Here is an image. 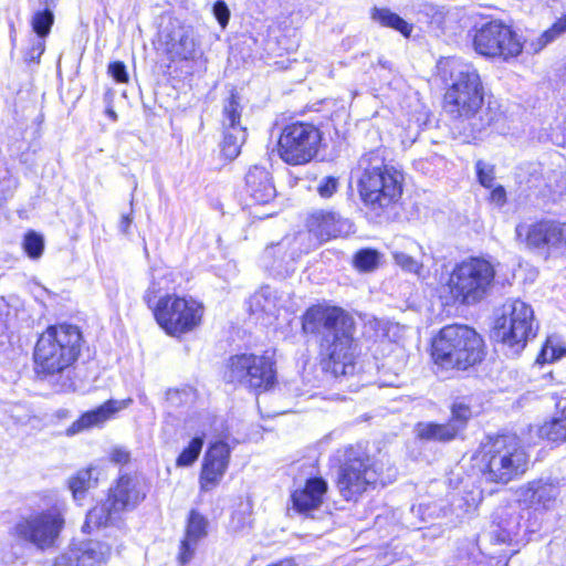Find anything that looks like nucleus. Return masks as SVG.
Listing matches in <instances>:
<instances>
[{
    "label": "nucleus",
    "mask_w": 566,
    "mask_h": 566,
    "mask_svg": "<svg viewBox=\"0 0 566 566\" xmlns=\"http://www.w3.org/2000/svg\"><path fill=\"white\" fill-rule=\"evenodd\" d=\"M566 353V349L562 347H555L551 345V340H547L545 346L543 347L539 358L543 359V361H554L556 359H559L563 357Z\"/></svg>",
    "instance_id": "45"
},
{
    "label": "nucleus",
    "mask_w": 566,
    "mask_h": 566,
    "mask_svg": "<svg viewBox=\"0 0 566 566\" xmlns=\"http://www.w3.org/2000/svg\"><path fill=\"white\" fill-rule=\"evenodd\" d=\"M106 114L107 116L112 119V120H116L117 119V114L115 113V111L113 108H107L106 109Z\"/></svg>",
    "instance_id": "55"
},
{
    "label": "nucleus",
    "mask_w": 566,
    "mask_h": 566,
    "mask_svg": "<svg viewBox=\"0 0 566 566\" xmlns=\"http://www.w3.org/2000/svg\"><path fill=\"white\" fill-rule=\"evenodd\" d=\"M392 258L395 263L406 272L420 275V272L423 269V262L407 252L394 251Z\"/></svg>",
    "instance_id": "40"
},
{
    "label": "nucleus",
    "mask_w": 566,
    "mask_h": 566,
    "mask_svg": "<svg viewBox=\"0 0 566 566\" xmlns=\"http://www.w3.org/2000/svg\"><path fill=\"white\" fill-rule=\"evenodd\" d=\"M146 485L133 475H120L114 488L109 490L108 499L115 511L134 510L146 497Z\"/></svg>",
    "instance_id": "22"
},
{
    "label": "nucleus",
    "mask_w": 566,
    "mask_h": 566,
    "mask_svg": "<svg viewBox=\"0 0 566 566\" xmlns=\"http://www.w3.org/2000/svg\"><path fill=\"white\" fill-rule=\"evenodd\" d=\"M275 213V211H272V212H269L266 216L270 217V216H273Z\"/></svg>",
    "instance_id": "58"
},
{
    "label": "nucleus",
    "mask_w": 566,
    "mask_h": 566,
    "mask_svg": "<svg viewBox=\"0 0 566 566\" xmlns=\"http://www.w3.org/2000/svg\"><path fill=\"white\" fill-rule=\"evenodd\" d=\"M120 511H115L111 504V500L101 505L93 507L86 515V521L83 525V531L91 532L92 528L108 526L114 524Z\"/></svg>",
    "instance_id": "31"
},
{
    "label": "nucleus",
    "mask_w": 566,
    "mask_h": 566,
    "mask_svg": "<svg viewBox=\"0 0 566 566\" xmlns=\"http://www.w3.org/2000/svg\"><path fill=\"white\" fill-rule=\"evenodd\" d=\"M208 521L198 511L189 513L185 538L180 544L179 562L185 565L193 557L198 544L207 536Z\"/></svg>",
    "instance_id": "26"
},
{
    "label": "nucleus",
    "mask_w": 566,
    "mask_h": 566,
    "mask_svg": "<svg viewBox=\"0 0 566 566\" xmlns=\"http://www.w3.org/2000/svg\"><path fill=\"white\" fill-rule=\"evenodd\" d=\"M306 228L307 231L304 232L310 234V243L314 249L323 241L348 234L352 231V223L338 212L316 210L307 217Z\"/></svg>",
    "instance_id": "19"
},
{
    "label": "nucleus",
    "mask_w": 566,
    "mask_h": 566,
    "mask_svg": "<svg viewBox=\"0 0 566 566\" xmlns=\"http://www.w3.org/2000/svg\"><path fill=\"white\" fill-rule=\"evenodd\" d=\"M410 251L417 250L419 254H423L422 247L416 242H410Z\"/></svg>",
    "instance_id": "54"
},
{
    "label": "nucleus",
    "mask_w": 566,
    "mask_h": 566,
    "mask_svg": "<svg viewBox=\"0 0 566 566\" xmlns=\"http://www.w3.org/2000/svg\"><path fill=\"white\" fill-rule=\"evenodd\" d=\"M562 401H563V402H564V405H565V407H564V412H566V399H563Z\"/></svg>",
    "instance_id": "57"
},
{
    "label": "nucleus",
    "mask_w": 566,
    "mask_h": 566,
    "mask_svg": "<svg viewBox=\"0 0 566 566\" xmlns=\"http://www.w3.org/2000/svg\"><path fill=\"white\" fill-rule=\"evenodd\" d=\"M417 437L432 442H449L459 436L451 422H419L416 427Z\"/></svg>",
    "instance_id": "30"
},
{
    "label": "nucleus",
    "mask_w": 566,
    "mask_h": 566,
    "mask_svg": "<svg viewBox=\"0 0 566 566\" xmlns=\"http://www.w3.org/2000/svg\"><path fill=\"white\" fill-rule=\"evenodd\" d=\"M559 495L557 483L549 480H535L521 489V499L535 510H551Z\"/></svg>",
    "instance_id": "24"
},
{
    "label": "nucleus",
    "mask_w": 566,
    "mask_h": 566,
    "mask_svg": "<svg viewBox=\"0 0 566 566\" xmlns=\"http://www.w3.org/2000/svg\"><path fill=\"white\" fill-rule=\"evenodd\" d=\"M153 312L157 323L167 334L180 336L201 323L203 307L191 297L166 295L158 300Z\"/></svg>",
    "instance_id": "12"
},
{
    "label": "nucleus",
    "mask_w": 566,
    "mask_h": 566,
    "mask_svg": "<svg viewBox=\"0 0 566 566\" xmlns=\"http://www.w3.org/2000/svg\"><path fill=\"white\" fill-rule=\"evenodd\" d=\"M95 472V468L80 470L69 480V488L75 501L81 500L88 489L96 485L97 475H94Z\"/></svg>",
    "instance_id": "35"
},
{
    "label": "nucleus",
    "mask_w": 566,
    "mask_h": 566,
    "mask_svg": "<svg viewBox=\"0 0 566 566\" xmlns=\"http://www.w3.org/2000/svg\"><path fill=\"white\" fill-rule=\"evenodd\" d=\"M557 412L553 419L541 427V434L553 442L566 441V412H564V402L560 400L556 405Z\"/></svg>",
    "instance_id": "34"
},
{
    "label": "nucleus",
    "mask_w": 566,
    "mask_h": 566,
    "mask_svg": "<svg viewBox=\"0 0 566 566\" xmlns=\"http://www.w3.org/2000/svg\"><path fill=\"white\" fill-rule=\"evenodd\" d=\"M461 497L463 499L464 503H467L464 511H470V513H473L479 505L480 497L472 492H469L465 495H461Z\"/></svg>",
    "instance_id": "49"
},
{
    "label": "nucleus",
    "mask_w": 566,
    "mask_h": 566,
    "mask_svg": "<svg viewBox=\"0 0 566 566\" xmlns=\"http://www.w3.org/2000/svg\"><path fill=\"white\" fill-rule=\"evenodd\" d=\"M108 73L118 83H126L128 81V74L126 66L123 62L116 61L108 65Z\"/></svg>",
    "instance_id": "47"
},
{
    "label": "nucleus",
    "mask_w": 566,
    "mask_h": 566,
    "mask_svg": "<svg viewBox=\"0 0 566 566\" xmlns=\"http://www.w3.org/2000/svg\"><path fill=\"white\" fill-rule=\"evenodd\" d=\"M203 447V438L195 437L187 448L182 450V452L177 458L176 464L178 467H188L191 465L199 457L201 449Z\"/></svg>",
    "instance_id": "38"
},
{
    "label": "nucleus",
    "mask_w": 566,
    "mask_h": 566,
    "mask_svg": "<svg viewBox=\"0 0 566 566\" xmlns=\"http://www.w3.org/2000/svg\"><path fill=\"white\" fill-rule=\"evenodd\" d=\"M495 277L493 264L483 258H469L452 270L447 286L453 301L464 305L486 296Z\"/></svg>",
    "instance_id": "7"
},
{
    "label": "nucleus",
    "mask_w": 566,
    "mask_h": 566,
    "mask_svg": "<svg viewBox=\"0 0 566 566\" xmlns=\"http://www.w3.org/2000/svg\"><path fill=\"white\" fill-rule=\"evenodd\" d=\"M471 408L467 403L463 401H455L451 408V419L449 422H451L460 433L467 427L468 420L471 418Z\"/></svg>",
    "instance_id": "39"
},
{
    "label": "nucleus",
    "mask_w": 566,
    "mask_h": 566,
    "mask_svg": "<svg viewBox=\"0 0 566 566\" xmlns=\"http://www.w3.org/2000/svg\"><path fill=\"white\" fill-rule=\"evenodd\" d=\"M280 298L276 296V292L270 286L261 287L255 292L249 301L251 313H264L268 316L276 314L279 308Z\"/></svg>",
    "instance_id": "32"
},
{
    "label": "nucleus",
    "mask_w": 566,
    "mask_h": 566,
    "mask_svg": "<svg viewBox=\"0 0 566 566\" xmlns=\"http://www.w3.org/2000/svg\"><path fill=\"white\" fill-rule=\"evenodd\" d=\"M64 514L59 505L33 512L18 520L12 535L39 549L53 547L64 527Z\"/></svg>",
    "instance_id": "11"
},
{
    "label": "nucleus",
    "mask_w": 566,
    "mask_h": 566,
    "mask_svg": "<svg viewBox=\"0 0 566 566\" xmlns=\"http://www.w3.org/2000/svg\"><path fill=\"white\" fill-rule=\"evenodd\" d=\"M451 84L444 94V112L455 122L467 123L471 133H479L492 124L494 117L489 108L483 109V86L472 64L459 59H449Z\"/></svg>",
    "instance_id": "3"
},
{
    "label": "nucleus",
    "mask_w": 566,
    "mask_h": 566,
    "mask_svg": "<svg viewBox=\"0 0 566 566\" xmlns=\"http://www.w3.org/2000/svg\"><path fill=\"white\" fill-rule=\"evenodd\" d=\"M133 218L130 214H124L122 216V219L119 221V230L122 233L127 234L129 231V228L132 226Z\"/></svg>",
    "instance_id": "52"
},
{
    "label": "nucleus",
    "mask_w": 566,
    "mask_h": 566,
    "mask_svg": "<svg viewBox=\"0 0 566 566\" xmlns=\"http://www.w3.org/2000/svg\"><path fill=\"white\" fill-rule=\"evenodd\" d=\"M366 216L375 223L394 221L400 211L403 176L388 165L380 149L364 154L355 171Z\"/></svg>",
    "instance_id": "2"
},
{
    "label": "nucleus",
    "mask_w": 566,
    "mask_h": 566,
    "mask_svg": "<svg viewBox=\"0 0 566 566\" xmlns=\"http://www.w3.org/2000/svg\"><path fill=\"white\" fill-rule=\"evenodd\" d=\"M521 517L510 507H500L493 514L491 539L496 543H511L520 532Z\"/></svg>",
    "instance_id": "28"
},
{
    "label": "nucleus",
    "mask_w": 566,
    "mask_h": 566,
    "mask_svg": "<svg viewBox=\"0 0 566 566\" xmlns=\"http://www.w3.org/2000/svg\"><path fill=\"white\" fill-rule=\"evenodd\" d=\"M23 249L30 258L38 259L42 255L44 240L40 234L30 231L24 237Z\"/></svg>",
    "instance_id": "41"
},
{
    "label": "nucleus",
    "mask_w": 566,
    "mask_h": 566,
    "mask_svg": "<svg viewBox=\"0 0 566 566\" xmlns=\"http://www.w3.org/2000/svg\"><path fill=\"white\" fill-rule=\"evenodd\" d=\"M153 294H155V289L149 287L144 296V298L147 302L149 307H151V302H153V297H154Z\"/></svg>",
    "instance_id": "53"
},
{
    "label": "nucleus",
    "mask_w": 566,
    "mask_h": 566,
    "mask_svg": "<svg viewBox=\"0 0 566 566\" xmlns=\"http://www.w3.org/2000/svg\"><path fill=\"white\" fill-rule=\"evenodd\" d=\"M223 377L227 382L265 391L274 386L276 373L269 356L243 353L228 359Z\"/></svg>",
    "instance_id": "10"
},
{
    "label": "nucleus",
    "mask_w": 566,
    "mask_h": 566,
    "mask_svg": "<svg viewBox=\"0 0 566 566\" xmlns=\"http://www.w3.org/2000/svg\"><path fill=\"white\" fill-rule=\"evenodd\" d=\"M242 105L235 91L223 101L221 151L226 158L234 159L239 156L241 147L247 139V128L241 124Z\"/></svg>",
    "instance_id": "17"
},
{
    "label": "nucleus",
    "mask_w": 566,
    "mask_h": 566,
    "mask_svg": "<svg viewBox=\"0 0 566 566\" xmlns=\"http://www.w3.org/2000/svg\"><path fill=\"white\" fill-rule=\"evenodd\" d=\"M516 235L524 238L530 249L566 255V222L542 220L532 224H518Z\"/></svg>",
    "instance_id": "16"
},
{
    "label": "nucleus",
    "mask_w": 566,
    "mask_h": 566,
    "mask_svg": "<svg viewBox=\"0 0 566 566\" xmlns=\"http://www.w3.org/2000/svg\"><path fill=\"white\" fill-rule=\"evenodd\" d=\"M306 334L319 336L325 368L335 377L353 375L357 357L354 317L337 306L314 305L302 317Z\"/></svg>",
    "instance_id": "1"
},
{
    "label": "nucleus",
    "mask_w": 566,
    "mask_h": 566,
    "mask_svg": "<svg viewBox=\"0 0 566 566\" xmlns=\"http://www.w3.org/2000/svg\"><path fill=\"white\" fill-rule=\"evenodd\" d=\"M128 400H108L96 409L83 413L66 430L67 436L76 434L93 427H99L109 420L117 411L127 407Z\"/></svg>",
    "instance_id": "25"
},
{
    "label": "nucleus",
    "mask_w": 566,
    "mask_h": 566,
    "mask_svg": "<svg viewBox=\"0 0 566 566\" xmlns=\"http://www.w3.org/2000/svg\"><path fill=\"white\" fill-rule=\"evenodd\" d=\"M310 234L297 232L265 247L261 254L262 266L275 276L286 277L295 271L298 259L313 249Z\"/></svg>",
    "instance_id": "14"
},
{
    "label": "nucleus",
    "mask_w": 566,
    "mask_h": 566,
    "mask_svg": "<svg viewBox=\"0 0 566 566\" xmlns=\"http://www.w3.org/2000/svg\"><path fill=\"white\" fill-rule=\"evenodd\" d=\"M537 329L532 306L521 300H512L503 305L502 315L495 321L493 337L512 355H518L536 336Z\"/></svg>",
    "instance_id": "8"
},
{
    "label": "nucleus",
    "mask_w": 566,
    "mask_h": 566,
    "mask_svg": "<svg viewBox=\"0 0 566 566\" xmlns=\"http://www.w3.org/2000/svg\"><path fill=\"white\" fill-rule=\"evenodd\" d=\"M431 356L444 369L464 370L482 360L483 340L467 325H448L433 338Z\"/></svg>",
    "instance_id": "5"
},
{
    "label": "nucleus",
    "mask_w": 566,
    "mask_h": 566,
    "mask_svg": "<svg viewBox=\"0 0 566 566\" xmlns=\"http://www.w3.org/2000/svg\"><path fill=\"white\" fill-rule=\"evenodd\" d=\"M53 23L54 14L50 9L35 12L31 20L32 29L40 39L49 35Z\"/></svg>",
    "instance_id": "37"
},
{
    "label": "nucleus",
    "mask_w": 566,
    "mask_h": 566,
    "mask_svg": "<svg viewBox=\"0 0 566 566\" xmlns=\"http://www.w3.org/2000/svg\"><path fill=\"white\" fill-rule=\"evenodd\" d=\"M338 188V179L333 176L323 177L317 185V192L322 198H331Z\"/></svg>",
    "instance_id": "44"
},
{
    "label": "nucleus",
    "mask_w": 566,
    "mask_h": 566,
    "mask_svg": "<svg viewBox=\"0 0 566 566\" xmlns=\"http://www.w3.org/2000/svg\"><path fill=\"white\" fill-rule=\"evenodd\" d=\"M109 554V545L98 541L74 543L56 557L53 566H101Z\"/></svg>",
    "instance_id": "20"
},
{
    "label": "nucleus",
    "mask_w": 566,
    "mask_h": 566,
    "mask_svg": "<svg viewBox=\"0 0 566 566\" xmlns=\"http://www.w3.org/2000/svg\"><path fill=\"white\" fill-rule=\"evenodd\" d=\"M371 19L381 27L390 28L400 32L405 38L410 36L413 29L412 24L408 23L400 15L387 8H373Z\"/></svg>",
    "instance_id": "33"
},
{
    "label": "nucleus",
    "mask_w": 566,
    "mask_h": 566,
    "mask_svg": "<svg viewBox=\"0 0 566 566\" xmlns=\"http://www.w3.org/2000/svg\"><path fill=\"white\" fill-rule=\"evenodd\" d=\"M377 483L385 485L378 470L360 447L349 446L344 450L343 460L338 471L337 486L346 501H356L370 486Z\"/></svg>",
    "instance_id": "9"
},
{
    "label": "nucleus",
    "mask_w": 566,
    "mask_h": 566,
    "mask_svg": "<svg viewBox=\"0 0 566 566\" xmlns=\"http://www.w3.org/2000/svg\"><path fill=\"white\" fill-rule=\"evenodd\" d=\"M83 335L76 325L56 324L39 336L33 350V369L38 378L63 374L78 359Z\"/></svg>",
    "instance_id": "4"
},
{
    "label": "nucleus",
    "mask_w": 566,
    "mask_h": 566,
    "mask_svg": "<svg viewBox=\"0 0 566 566\" xmlns=\"http://www.w3.org/2000/svg\"><path fill=\"white\" fill-rule=\"evenodd\" d=\"M474 50L488 57L509 60L523 50L520 36L501 21H491L476 30L473 38Z\"/></svg>",
    "instance_id": "15"
},
{
    "label": "nucleus",
    "mask_w": 566,
    "mask_h": 566,
    "mask_svg": "<svg viewBox=\"0 0 566 566\" xmlns=\"http://www.w3.org/2000/svg\"><path fill=\"white\" fill-rule=\"evenodd\" d=\"M483 475L485 480L506 484L527 470V454L515 434L490 437L483 446Z\"/></svg>",
    "instance_id": "6"
},
{
    "label": "nucleus",
    "mask_w": 566,
    "mask_h": 566,
    "mask_svg": "<svg viewBox=\"0 0 566 566\" xmlns=\"http://www.w3.org/2000/svg\"><path fill=\"white\" fill-rule=\"evenodd\" d=\"M245 193L254 205H270L276 197L270 171L260 166L251 167L245 175Z\"/></svg>",
    "instance_id": "23"
},
{
    "label": "nucleus",
    "mask_w": 566,
    "mask_h": 566,
    "mask_svg": "<svg viewBox=\"0 0 566 566\" xmlns=\"http://www.w3.org/2000/svg\"><path fill=\"white\" fill-rule=\"evenodd\" d=\"M111 459L115 463H126L129 460V454L125 450L115 449L111 453Z\"/></svg>",
    "instance_id": "50"
},
{
    "label": "nucleus",
    "mask_w": 566,
    "mask_h": 566,
    "mask_svg": "<svg viewBox=\"0 0 566 566\" xmlns=\"http://www.w3.org/2000/svg\"><path fill=\"white\" fill-rule=\"evenodd\" d=\"M491 201L502 207L506 202V191L504 187L497 186L491 191Z\"/></svg>",
    "instance_id": "48"
},
{
    "label": "nucleus",
    "mask_w": 566,
    "mask_h": 566,
    "mask_svg": "<svg viewBox=\"0 0 566 566\" xmlns=\"http://www.w3.org/2000/svg\"><path fill=\"white\" fill-rule=\"evenodd\" d=\"M160 41L169 57L175 60H190L196 56L199 42L192 25L186 24L177 18L168 17L163 24Z\"/></svg>",
    "instance_id": "18"
},
{
    "label": "nucleus",
    "mask_w": 566,
    "mask_h": 566,
    "mask_svg": "<svg viewBox=\"0 0 566 566\" xmlns=\"http://www.w3.org/2000/svg\"><path fill=\"white\" fill-rule=\"evenodd\" d=\"M566 32V13L557 19L554 24L543 32L539 38V49H543L548 43L553 42L555 39L560 36Z\"/></svg>",
    "instance_id": "42"
},
{
    "label": "nucleus",
    "mask_w": 566,
    "mask_h": 566,
    "mask_svg": "<svg viewBox=\"0 0 566 566\" xmlns=\"http://www.w3.org/2000/svg\"><path fill=\"white\" fill-rule=\"evenodd\" d=\"M321 142L322 134L316 126L296 122L283 128L277 142V153L289 165H305L316 156Z\"/></svg>",
    "instance_id": "13"
},
{
    "label": "nucleus",
    "mask_w": 566,
    "mask_h": 566,
    "mask_svg": "<svg viewBox=\"0 0 566 566\" xmlns=\"http://www.w3.org/2000/svg\"><path fill=\"white\" fill-rule=\"evenodd\" d=\"M22 408V406L17 405L11 409V417L14 419L17 423H27L30 419L29 412H25L23 415H15L14 411Z\"/></svg>",
    "instance_id": "51"
},
{
    "label": "nucleus",
    "mask_w": 566,
    "mask_h": 566,
    "mask_svg": "<svg viewBox=\"0 0 566 566\" xmlns=\"http://www.w3.org/2000/svg\"><path fill=\"white\" fill-rule=\"evenodd\" d=\"M475 170L479 182L485 188H492L494 181V167L483 160H478Z\"/></svg>",
    "instance_id": "43"
},
{
    "label": "nucleus",
    "mask_w": 566,
    "mask_h": 566,
    "mask_svg": "<svg viewBox=\"0 0 566 566\" xmlns=\"http://www.w3.org/2000/svg\"><path fill=\"white\" fill-rule=\"evenodd\" d=\"M36 49L39 50V56L43 53L44 51V43L43 42H39L38 45H36Z\"/></svg>",
    "instance_id": "56"
},
{
    "label": "nucleus",
    "mask_w": 566,
    "mask_h": 566,
    "mask_svg": "<svg viewBox=\"0 0 566 566\" xmlns=\"http://www.w3.org/2000/svg\"><path fill=\"white\" fill-rule=\"evenodd\" d=\"M326 492L327 482L323 478L308 479L303 489L292 493L293 506L301 513L316 510L323 503Z\"/></svg>",
    "instance_id": "27"
},
{
    "label": "nucleus",
    "mask_w": 566,
    "mask_h": 566,
    "mask_svg": "<svg viewBox=\"0 0 566 566\" xmlns=\"http://www.w3.org/2000/svg\"><path fill=\"white\" fill-rule=\"evenodd\" d=\"M212 11L219 24L226 28L230 19V10L227 3L222 0H218L212 7Z\"/></svg>",
    "instance_id": "46"
},
{
    "label": "nucleus",
    "mask_w": 566,
    "mask_h": 566,
    "mask_svg": "<svg viewBox=\"0 0 566 566\" xmlns=\"http://www.w3.org/2000/svg\"><path fill=\"white\" fill-rule=\"evenodd\" d=\"M467 503H464L461 496H455L450 506L442 507L437 503L432 504H419L417 507H412V513H416L420 516L422 522H428L430 518L434 517H447L451 524H458L462 522V520L470 515V511H464Z\"/></svg>",
    "instance_id": "29"
},
{
    "label": "nucleus",
    "mask_w": 566,
    "mask_h": 566,
    "mask_svg": "<svg viewBox=\"0 0 566 566\" xmlns=\"http://www.w3.org/2000/svg\"><path fill=\"white\" fill-rule=\"evenodd\" d=\"M230 459V447L223 441L211 443L206 451L200 474L201 489L209 491L218 485L224 475Z\"/></svg>",
    "instance_id": "21"
},
{
    "label": "nucleus",
    "mask_w": 566,
    "mask_h": 566,
    "mask_svg": "<svg viewBox=\"0 0 566 566\" xmlns=\"http://www.w3.org/2000/svg\"><path fill=\"white\" fill-rule=\"evenodd\" d=\"M381 253L376 249L364 248L358 250L353 259L354 266L360 272H371L380 263Z\"/></svg>",
    "instance_id": "36"
}]
</instances>
